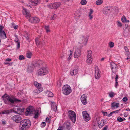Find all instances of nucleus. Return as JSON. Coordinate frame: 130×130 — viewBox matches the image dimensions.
Listing matches in <instances>:
<instances>
[{
	"mask_svg": "<svg viewBox=\"0 0 130 130\" xmlns=\"http://www.w3.org/2000/svg\"><path fill=\"white\" fill-rule=\"evenodd\" d=\"M31 125L30 122L28 119L23 120L20 124V130H27Z\"/></svg>",
	"mask_w": 130,
	"mask_h": 130,
	"instance_id": "obj_1",
	"label": "nucleus"
},
{
	"mask_svg": "<svg viewBox=\"0 0 130 130\" xmlns=\"http://www.w3.org/2000/svg\"><path fill=\"white\" fill-rule=\"evenodd\" d=\"M6 101L8 102V103L6 104L8 105L11 104L15 103H18L21 101V100L18 99L13 96L10 97L9 96L7 98Z\"/></svg>",
	"mask_w": 130,
	"mask_h": 130,
	"instance_id": "obj_2",
	"label": "nucleus"
},
{
	"mask_svg": "<svg viewBox=\"0 0 130 130\" xmlns=\"http://www.w3.org/2000/svg\"><path fill=\"white\" fill-rule=\"evenodd\" d=\"M63 93L65 95H67L72 92L71 88L68 85H65L62 87Z\"/></svg>",
	"mask_w": 130,
	"mask_h": 130,
	"instance_id": "obj_3",
	"label": "nucleus"
},
{
	"mask_svg": "<svg viewBox=\"0 0 130 130\" xmlns=\"http://www.w3.org/2000/svg\"><path fill=\"white\" fill-rule=\"evenodd\" d=\"M69 118L74 123L75 122L76 119V116L75 112L72 110H69L68 113Z\"/></svg>",
	"mask_w": 130,
	"mask_h": 130,
	"instance_id": "obj_4",
	"label": "nucleus"
},
{
	"mask_svg": "<svg viewBox=\"0 0 130 130\" xmlns=\"http://www.w3.org/2000/svg\"><path fill=\"white\" fill-rule=\"evenodd\" d=\"M110 66L111 67V69L112 71V76L113 78L116 74V73L117 71V65L113 62L110 63Z\"/></svg>",
	"mask_w": 130,
	"mask_h": 130,
	"instance_id": "obj_5",
	"label": "nucleus"
},
{
	"mask_svg": "<svg viewBox=\"0 0 130 130\" xmlns=\"http://www.w3.org/2000/svg\"><path fill=\"white\" fill-rule=\"evenodd\" d=\"M48 73L47 69L45 68H42L38 70L37 73L38 75H43L47 74Z\"/></svg>",
	"mask_w": 130,
	"mask_h": 130,
	"instance_id": "obj_6",
	"label": "nucleus"
},
{
	"mask_svg": "<svg viewBox=\"0 0 130 130\" xmlns=\"http://www.w3.org/2000/svg\"><path fill=\"white\" fill-rule=\"evenodd\" d=\"M87 62L88 64H90L92 62V52L90 50L87 51Z\"/></svg>",
	"mask_w": 130,
	"mask_h": 130,
	"instance_id": "obj_7",
	"label": "nucleus"
},
{
	"mask_svg": "<svg viewBox=\"0 0 130 130\" xmlns=\"http://www.w3.org/2000/svg\"><path fill=\"white\" fill-rule=\"evenodd\" d=\"M88 38L86 36H80L79 40V43L84 45H86L87 43Z\"/></svg>",
	"mask_w": 130,
	"mask_h": 130,
	"instance_id": "obj_8",
	"label": "nucleus"
},
{
	"mask_svg": "<svg viewBox=\"0 0 130 130\" xmlns=\"http://www.w3.org/2000/svg\"><path fill=\"white\" fill-rule=\"evenodd\" d=\"M34 111V107L32 106H29L26 109L25 114L27 116H31L33 114Z\"/></svg>",
	"mask_w": 130,
	"mask_h": 130,
	"instance_id": "obj_9",
	"label": "nucleus"
},
{
	"mask_svg": "<svg viewBox=\"0 0 130 130\" xmlns=\"http://www.w3.org/2000/svg\"><path fill=\"white\" fill-rule=\"evenodd\" d=\"M61 5L60 2H55L53 4H51L47 5L48 8L51 9H57Z\"/></svg>",
	"mask_w": 130,
	"mask_h": 130,
	"instance_id": "obj_10",
	"label": "nucleus"
},
{
	"mask_svg": "<svg viewBox=\"0 0 130 130\" xmlns=\"http://www.w3.org/2000/svg\"><path fill=\"white\" fill-rule=\"evenodd\" d=\"M3 26L0 25V37L1 39H5L7 38L6 34L3 30Z\"/></svg>",
	"mask_w": 130,
	"mask_h": 130,
	"instance_id": "obj_11",
	"label": "nucleus"
},
{
	"mask_svg": "<svg viewBox=\"0 0 130 130\" xmlns=\"http://www.w3.org/2000/svg\"><path fill=\"white\" fill-rule=\"evenodd\" d=\"M95 77L96 79H99L100 77L101 71L98 67L96 66L95 67Z\"/></svg>",
	"mask_w": 130,
	"mask_h": 130,
	"instance_id": "obj_12",
	"label": "nucleus"
},
{
	"mask_svg": "<svg viewBox=\"0 0 130 130\" xmlns=\"http://www.w3.org/2000/svg\"><path fill=\"white\" fill-rule=\"evenodd\" d=\"M82 114L83 119L85 121L88 122L90 120L91 118L90 117L89 114L87 113V111H83Z\"/></svg>",
	"mask_w": 130,
	"mask_h": 130,
	"instance_id": "obj_13",
	"label": "nucleus"
},
{
	"mask_svg": "<svg viewBox=\"0 0 130 130\" xmlns=\"http://www.w3.org/2000/svg\"><path fill=\"white\" fill-rule=\"evenodd\" d=\"M11 119L17 123H19L21 121L22 118L19 115H15L13 116Z\"/></svg>",
	"mask_w": 130,
	"mask_h": 130,
	"instance_id": "obj_14",
	"label": "nucleus"
},
{
	"mask_svg": "<svg viewBox=\"0 0 130 130\" xmlns=\"http://www.w3.org/2000/svg\"><path fill=\"white\" fill-rule=\"evenodd\" d=\"M81 54V51L78 48H77L75 50L74 53V57L75 58H78L80 57Z\"/></svg>",
	"mask_w": 130,
	"mask_h": 130,
	"instance_id": "obj_15",
	"label": "nucleus"
},
{
	"mask_svg": "<svg viewBox=\"0 0 130 130\" xmlns=\"http://www.w3.org/2000/svg\"><path fill=\"white\" fill-rule=\"evenodd\" d=\"M29 20L31 23H38L40 21L39 19L36 17H31Z\"/></svg>",
	"mask_w": 130,
	"mask_h": 130,
	"instance_id": "obj_16",
	"label": "nucleus"
},
{
	"mask_svg": "<svg viewBox=\"0 0 130 130\" xmlns=\"http://www.w3.org/2000/svg\"><path fill=\"white\" fill-rule=\"evenodd\" d=\"M87 96H86L85 94L82 95L81 97L80 100L81 102L84 105L86 104L87 103Z\"/></svg>",
	"mask_w": 130,
	"mask_h": 130,
	"instance_id": "obj_17",
	"label": "nucleus"
},
{
	"mask_svg": "<svg viewBox=\"0 0 130 130\" xmlns=\"http://www.w3.org/2000/svg\"><path fill=\"white\" fill-rule=\"evenodd\" d=\"M111 9V8L109 6L105 7L103 9V13L105 14H107L108 13H110Z\"/></svg>",
	"mask_w": 130,
	"mask_h": 130,
	"instance_id": "obj_18",
	"label": "nucleus"
},
{
	"mask_svg": "<svg viewBox=\"0 0 130 130\" xmlns=\"http://www.w3.org/2000/svg\"><path fill=\"white\" fill-rule=\"evenodd\" d=\"M23 14L25 15L26 17L27 18H29L30 17V14L29 11L27 10L24 9L23 11Z\"/></svg>",
	"mask_w": 130,
	"mask_h": 130,
	"instance_id": "obj_19",
	"label": "nucleus"
},
{
	"mask_svg": "<svg viewBox=\"0 0 130 130\" xmlns=\"http://www.w3.org/2000/svg\"><path fill=\"white\" fill-rule=\"evenodd\" d=\"M15 111L14 110L13 112L19 114H20L21 113H22L24 111V109H21L20 108H17L15 109Z\"/></svg>",
	"mask_w": 130,
	"mask_h": 130,
	"instance_id": "obj_20",
	"label": "nucleus"
},
{
	"mask_svg": "<svg viewBox=\"0 0 130 130\" xmlns=\"http://www.w3.org/2000/svg\"><path fill=\"white\" fill-rule=\"evenodd\" d=\"M9 96L6 93L4 95L2 96V100H3L5 104H7L8 102L6 100L7 98Z\"/></svg>",
	"mask_w": 130,
	"mask_h": 130,
	"instance_id": "obj_21",
	"label": "nucleus"
},
{
	"mask_svg": "<svg viewBox=\"0 0 130 130\" xmlns=\"http://www.w3.org/2000/svg\"><path fill=\"white\" fill-rule=\"evenodd\" d=\"M43 90L42 88H37L36 89L34 90L33 91L34 93L36 94V93H39L42 91Z\"/></svg>",
	"mask_w": 130,
	"mask_h": 130,
	"instance_id": "obj_22",
	"label": "nucleus"
},
{
	"mask_svg": "<svg viewBox=\"0 0 130 130\" xmlns=\"http://www.w3.org/2000/svg\"><path fill=\"white\" fill-rule=\"evenodd\" d=\"M51 104L52 108L53 110L56 112L57 111V106L55 103H52Z\"/></svg>",
	"mask_w": 130,
	"mask_h": 130,
	"instance_id": "obj_23",
	"label": "nucleus"
},
{
	"mask_svg": "<svg viewBox=\"0 0 130 130\" xmlns=\"http://www.w3.org/2000/svg\"><path fill=\"white\" fill-rule=\"evenodd\" d=\"M119 103L113 102L111 104V107L112 108L114 109L117 108L119 107Z\"/></svg>",
	"mask_w": 130,
	"mask_h": 130,
	"instance_id": "obj_24",
	"label": "nucleus"
},
{
	"mask_svg": "<svg viewBox=\"0 0 130 130\" xmlns=\"http://www.w3.org/2000/svg\"><path fill=\"white\" fill-rule=\"evenodd\" d=\"M78 70L77 69H74L72 70L70 72V74L71 75H75L77 74Z\"/></svg>",
	"mask_w": 130,
	"mask_h": 130,
	"instance_id": "obj_25",
	"label": "nucleus"
},
{
	"mask_svg": "<svg viewBox=\"0 0 130 130\" xmlns=\"http://www.w3.org/2000/svg\"><path fill=\"white\" fill-rule=\"evenodd\" d=\"M43 62L41 60H39L37 61L35 64V66L36 67H39L42 66Z\"/></svg>",
	"mask_w": 130,
	"mask_h": 130,
	"instance_id": "obj_26",
	"label": "nucleus"
},
{
	"mask_svg": "<svg viewBox=\"0 0 130 130\" xmlns=\"http://www.w3.org/2000/svg\"><path fill=\"white\" fill-rule=\"evenodd\" d=\"M12 109H9L7 110H5L3 111L1 113L3 114H6L7 115L9 114L10 113L12 112Z\"/></svg>",
	"mask_w": 130,
	"mask_h": 130,
	"instance_id": "obj_27",
	"label": "nucleus"
},
{
	"mask_svg": "<svg viewBox=\"0 0 130 130\" xmlns=\"http://www.w3.org/2000/svg\"><path fill=\"white\" fill-rule=\"evenodd\" d=\"M35 41L36 44L37 45H41V41L40 39L39 38H36Z\"/></svg>",
	"mask_w": 130,
	"mask_h": 130,
	"instance_id": "obj_28",
	"label": "nucleus"
},
{
	"mask_svg": "<svg viewBox=\"0 0 130 130\" xmlns=\"http://www.w3.org/2000/svg\"><path fill=\"white\" fill-rule=\"evenodd\" d=\"M34 85L37 88H42L41 87V84L36 82H34Z\"/></svg>",
	"mask_w": 130,
	"mask_h": 130,
	"instance_id": "obj_29",
	"label": "nucleus"
},
{
	"mask_svg": "<svg viewBox=\"0 0 130 130\" xmlns=\"http://www.w3.org/2000/svg\"><path fill=\"white\" fill-rule=\"evenodd\" d=\"M35 67V66L33 64L31 65V66H29L28 68V70L30 72L32 71Z\"/></svg>",
	"mask_w": 130,
	"mask_h": 130,
	"instance_id": "obj_30",
	"label": "nucleus"
},
{
	"mask_svg": "<svg viewBox=\"0 0 130 130\" xmlns=\"http://www.w3.org/2000/svg\"><path fill=\"white\" fill-rule=\"evenodd\" d=\"M39 0H37V1H32L31 2V5L33 6H35L38 3L40 2Z\"/></svg>",
	"mask_w": 130,
	"mask_h": 130,
	"instance_id": "obj_31",
	"label": "nucleus"
},
{
	"mask_svg": "<svg viewBox=\"0 0 130 130\" xmlns=\"http://www.w3.org/2000/svg\"><path fill=\"white\" fill-rule=\"evenodd\" d=\"M97 123L99 127L100 128L102 127L105 125V123L104 121H101V122L100 124L99 123L97 122Z\"/></svg>",
	"mask_w": 130,
	"mask_h": 130,
	"instance_id": "obj_32",
	"label": "nucleus"
},
{
	"mask_svg": "<svg viewBox=\"0 0 130 130\" xmlns=\"http://www.w3.org/2000/svg\"><path fill=\"white\" fill-rule=\"evenodd\" d=\"M103 2V1L102 0H98L96 2V4L97 5H99L102 4Z\"/></svg>",
	"mask_w": 130,
	"mask_h": 130,
	"instance_id": "obj_33",
	"label": "nucleus"
},
{
	"mask_svg": "<svg viewBox=\"0 0 130 130\" xmlns=\"http://www.w3.org/2000/svg\"><path fill=\"white\" fill-rule=\"evenodd\" d=\"M80 16V15L78 14V13L76 12L74 15V18L77 20H78L79 17Z\"/></svg>",
	"mask_w": 130,
	"mask_h": 130,
	"instance_id": "obj_34",
	"label": "nucleus"
},
{
	"mask_svg": "<svg viewBox=\"0 0 130 130\" xmlns=\"http://www.w3.org/2000/svg\"><path fill=\"white\" fill-rule=\"evenodd\" d=\"M125 119L124 118V120L121 117H118L117 118V120L119 122H121L123 121L124 120H125Z\"/></svg>",
	"mask_w": 130,
	"mask_h": 130,
	"instance_id": "obj_35",
	"label": "nucleus"
},
{
	"mask_svg": "<svg viewBox=\"0 0 130 130\" xmlns=\"http://www.w3.org/2000/svg\"><path fill=\"white\" fill-rule=\"evenodd\" d=\"M109 45L110 48H112L114 46V43L112 42H110L109 43Z\"/></svg>",
	"mask_w": 130,
	"mask_h": 130,
	"instance_id": "obj_36",
	"label": "nucleus"
},
{
	"mask_svg": "<svg viewBox=\"0 0 130 130\" xmlns=\"http://www.w3.org/2000/svg\"><path fill=\"white\" fill-rule=\"evenodd\" d=\"M114 93L113 92H110L109 93V96L111 98H112L114 96Z\"/></svg>",
	"mask_w": 130,
	"mask_h": 130,
	"instance_id": "obj_37",
	"label": "nucleus"
},
{
	"mask_svg": "<svg viewBox=\"0 0 130 130\" xmlns=\"http://www.w3.org/2000/svg\"><path fill=\"white\" fill-rule=\"evenodd\" d=\"M48 93L47 96L48 97H52L53 96V94L50 91H48L47 92Z\"/></svg>",
	"mask_w": 130,
	"mask_h": 130,
	"instance_id": "obj_38",
	"label": "nucleus"
},
{
	"mask_svg": "<svg viewBox=\"0 0 130 130\" xmlns=\"http://www.w3.org/2000/svg\"><path fill=\"white\" fill-rule=\"evenodd\" d=\"M122 21L123 23H125L126 22V18L125 16H123L121 18Z\"/></svg>",
	"mask_w": 130,
	"mask_h": 130,
	"instance_id": "obj_39",
	"label": "nucleus"
},
{
	"mask_svg": "<svg viewBox=\"0 0 130 130\" xmlns=\"http://www.w3.org/2000/svg\"><path fill=\"white\" fill-rule=\"evenodd\" d=\"M31 53L30 52L28 53L26 55L27 57L28 58H30L31 57Z\"/></svg>",
	"mask_w": 130,
	"mask_h": 130,
	"instance_id": "obj_40",
	"label": "nucleus"
},
{
	"mask_svg": "<svg viewBox=\"0 0 130 130\" xmlns=\"http://www.w3.org/2000/svg\"><path fill=\"white\" fill-rule=\"evenodd\" d=\"M87 1L85 0H82L80 2V3L82 5H85Z\"/></svg>",
	"mask_w": 130,
	"mask_h": 130,
	"instance_id": "obj_41",
	"label": "nucleus"
},
{
	"mask_svg": "<svg viewBox=\"0 0 130 130\" xmlns=\"http://www.w3.org/2000/svg\"><path fill=\"white\" fill-rule=\"evenodd\" d=\"M117 25L118 27H122V25L121 22L119 21H117Z\"/></svg>",
	"mask_w": 130,
	"mask_h": 130,
	"instance_id": "obj_42",
	"label": "nucleus"
},
{
	"mask_svg": "<svg viewBox=\"0 0 130 130\" xmlns=\"http://www.w3.org/2000/svg\"><path fill=\"white\" fill-rule=\"evenodd\" d=\"M45 28L47 32L48 33L50 32V30L48 26H45Z\"/></svg>",
	"mask_w": 130,
	"mask_h": 130,
	"instance_id": "obj_43",
	"label": "nucleus"
},
{
	"mask_svg": "<svg viewBox=\"0 0 130 130\" xmlns=\"http://www.w3.org/2000/svg\"><path fill=\"white\" fill-rule=\"evenodd\" d=\"M13 63L12 62H7V61L5 62L4 63L5 64H8V66H11L12 65Z\"/></svg>",
	"mask_w": 130,
	"mask_h": 130,
	"instance_id": "obj_44",
	"label": "nucleus"
},
{
	"mask_svg": "<svg viewBox=\"0 0 130 130\" xmlns=\"http://www.w3.org/2000/svg\"><path fill=\"white\" fill-rule=\"evenodd\" d=\"M19 58L20 60H21L24 59L25 58L23 55H21L19 56Z\"/></svg>",
	"mask_w": 130,
	"mask_h": 130,
	"instance_id": "obj_45",
	"label": "nucleus"
},
{
	"mask_svg": "<svg viewBox=\"0 0 130 130\" xmlns=\"http://www.w3.org/2000/svg\"><path fill=\"white\" fill-rule=\"evenodd\" d=\"M69 51H70V54L69 56V58L68 59V60H69L72 57V52L71 51V50H70Z\"/></svg>",
	"mask_w": 130,
	"mask_h": 130,
	"instance_id": "obj_46",
	"label": "nucleus"
},
{
	"mask_svg": "<svg viewBox=\"0 0 130 130\" xmlns=\"http://www.w3.org/2000/svg\"><path fill=\"white\" fill-rule=\"evenodd\" d=\"M38 112H37L35 113V116L34 117V118H35L36 119L38 118Z\"/></svg>",
	"mask_w": 130,
	"mask_h": 130,
	"instance_id": "obj_47",
	"label": "nucleus"
},
{
	"mask_svg": "<svg viewBox=\"0 0 130 130\" xmlns=\"http://www.w3.org/2000/svg\"><path fill=\"white\" fill-rule=\"evenodd\" d=\"M17 44V48L18 49L20 47V42H16Z\"/></svg>",
	"mask_w": 130,
	"mask_h": 130,
	"instance_id": "obj_48",
	"label": "nucleus"
},
{
	"mask_svg": "<svg viewBox=\"0 0 130 130\" xmlns=\"http://www.w3.org/2000/svg\"><path fill=\"white\" fill-rule=\"evenodd\" d=\"M46 121L48 123L50 122V118L47 117L46 119Z\"/></svg>",
	"mask_w": 130,
	"mask_h": 130,
	"instance_id": "obj_49",
	"label": "nucleus"
},
{
	"mask_svg": "<svg viewBox=\"0 0 130 130\" xmlns=\"http://www.w3.org/2000/svg\"><path fill=\"white\" fill-rule=\"evenodd\" d=\"M128 100L127 98V97H125L123 98L122 99L123 101L124 102H126Z\"/></svg>",
	"mask_w": 130,
	"mask_h": 130,
	"instance_id": "obj_50",
	"label": "nucleus"
},
{
	"mask_svg": "<svg viewBox=\"0 0 130 130\" xmlns=\"http://www.w3.org/2000/svg\"><path fill=\"white\" fill-rule=\"evenodd\" d=\"M124 49L126 52H128L129 51L128 48L126 46H124Z\"/></svg>",
	"mask_w": 130,
	"mask_h": 130,
	"instance_id": "obj_51",
	"label": "nucleus"
},
{
	"mask_svg": "<svg viewBox=\"0 0 130 130\" xmlns=\"http://www.w3.org/2000/svg\"><path fill=\"white\" fill-rule=\"evenodd\" d=\"M46 125V123L45 122H42L41 125L42 126L44 127Z\"/></svg>",
	"mask_w": 130,
	"mask_h": 130,
	"instance_id": "obj_52",
	"label": "nucleus"
},
{
	"mask_svg": "<svg viewBox=\"0 0 130 130\" xmlns=\"http://www.w3.org/2000/svg\"><path fill=\"white\" fill-rule=\"evenodd\" d=\"M102 112L103 113V115L104 116H107V115L108 114H107V112Z\"/></svg>",
	"mask_w": 130,
	"mask_h": 130,
	"instance_id": "obj_53",
	"label": "nucleus"
},
{
	"mask_svg": "<svg viewBox=\"0 0 130 130\" xmlns=\"http://www.w3.org/2000/svg\"><path fill=\"white\" fill-rule=\"evenodd\" d=\"M89 19L90 20L91 19L93 18V16L91 15V14H89Z\"/></svg>",
	"mask_w": 130,
	"mask_h": 130,
	"instance_id": "obj_54",
	"label": "nucleus"
},
{
	"mask_svg": "<svg viewBox=\"0 0 130 130\" xmlns=\"http://www.w3.org/2000/svg\"><path fill=\"white\" fill-rule=\"evenodd\" d=\"M118 85V82H117V81H116V83L115 85V87L116 88H117V86Z\"/></svg>",
	"mask_w": 130,
	"mask_h": 130,
	"instance_id": "obj_55",
	"label": "nucleus"
},
{
	"mask_svg": "<svg viewBox=\"0 0 130 130\" xmlns=\"http://www.w3.org/2000/svg\"><path fill=\"white\" fill-rule=\"evenodd\" d=\"M93 11L92 10L90 9V12L89 13V14H91L93 13Z\"/></svg>",
	"mask_w": 130,
	"mask_h": 130,
	"instance_id": "obj_56",
	"label": "nucleus"
},
{
	"mask_svg": "<svg viewBox=\"0 0 130 130\" xmlns=\"http://www.w3.org/2000/svg\"><path fill=\"white\" fill-rule=\"evenodd\" d=\"M113 113V112H111L110 113V114H108L107 115V116H108V117H110L112 115Z\"/></svg>",
	"mask_w": 130,
	"mask_h": 130,
	"instance_id": "obj_57",
	"label": "nucleus"
},
{
	"mask_svg": "<svg viewBox=\"0 0 130 130\" xmlns=\"http://www.w3.org/2000/svg\"><path fill=\"white\" fill-rule=\"evenodd\" d=\"M11 59H10V58H7L6 60V62L7 61H11Z\"/></svg>",
	"mask_w": 130,
	"mask_h": 130,
	"instance_id": "obj_58",
	"label": "nucleus"
},
{
	"mask_svg": "<svg viewBox=\"0 0 130 130\" xmlns=\"http://www.w3.org/2000/svg\"><path fill=\"white\" fill-rule=\"evenodd\" d=\"M14 41L15 42H19V39H18V38H16L14 40Z\"/></svg>",
	"mask_w": 130,
	"mask_h": 130,
	"instance_id": "obj_59",
	"label": "nucleus"
},
{
	"mask_svg": "<svg viewBox=\"0 0 130 130\" xmlns=\"http://www.w3.org/2000/svg\"><path fill=\"white\" fill-rule=\"evenodd\" d=\"M118 78V75H116V77L115 78V81H117V79Z\"/></svg>",
	"mask_w": 130,
	"mask_h": 130,
	"instance_id": "obj_60",
	"label": "nucleus"
},
{
	"mask_svg": "<svg viewBox=\"0 0 130 130\" xmlns=\"http://www.w3.org/2000/svg\"><path fill=\"white\" fill-rule=\"evenodd\" d=\"M55 14H54L53 16H51V19L54 20L55 19V18H54V17H55Z\"/></svg>",
	"mask_w": 130,
	"mask_h": 130,
	"instance_id": "obj_61",
	"label": "nucleus"
},
{
	"mask_svg": "<svg viewBox=\"0 0 130 130\" xmlns=\"http://www.w3.org/2000/svg\"><path fill=\"white\" fill-rule=\"evenodd\" d=\"M107 128L108 127L107 126H106L103 128V130H107Z\"/></svg>",
	"mask_w": 130,
	"mask_h": 130,
	"instance_id": "obj_62",
	"label": "nucleus"
},
{
	"mask_svg": "<svg viewBox=\"0 0 130 130\" xmlns=\"http://www.w3.org/2000/svg\"><path fill=\"white\" fill-rule=\"evenodd\" d=\"M112 112H113V113H118V111H117V110L115 111Z\"/></svg>",
	"mask_w": 130,
	"mask_h": 130,
	"instance_id": "obj_63",
	"label": "nucleus"
},
{
	"mask_svg": "<svg viewBox=\"0 0 130 130\" xmlns=\"http://www.w3.org/2000/svg\"><path fill=\"white\" fill-rule=\"evenodd\" d=\"M61 128H62V127H59V128H58L57 130H62Z\"/></svg>",
	"mask_w": 130,
	"mask_h": 130,
	"instance_id": "obj_64",
	"label": "nucleus"
}]
</instances>
